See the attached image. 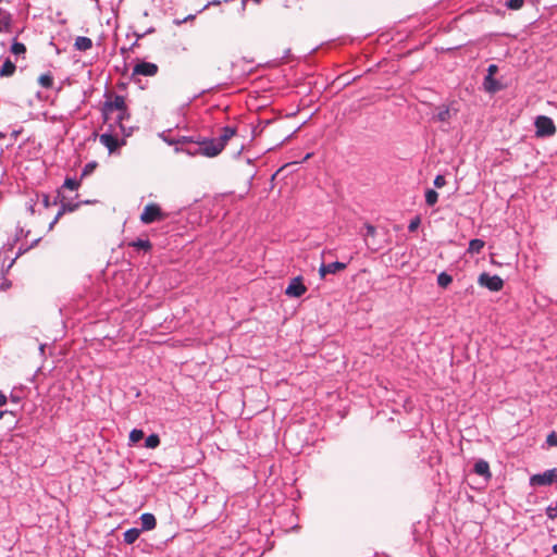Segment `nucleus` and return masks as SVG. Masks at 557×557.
I'll return each instance as SVG.
<instances>
[{"label": "nucleus", "mask_w": 557, "mask_h": 557, "mask_svg": "<svg viewBox=\"0 0 557 557\" xmlns=\"http://www.w3.org/2000/svg\"><path fill=\"white\" fill-rule=\"evenodd\" d=\"M557 483V468L548 469L542 473L530 476L529 484L535 486H548Z\"/></svg>", "instance_id": "1"}, {"label": "nucleus", "mask_w": 557, "mask_h": 557, "mask_svg": "<svg viewBox=\"0 0 557 557\" xmlns=\"http://www.w3.org/2000/svg\"><path fill=\"white\" fill-rule=\"evenodd\" d=\"M126 108L125 98L123 96L115 95L112 100L106 101L103 104L102 113L104 122L110 121L115 111H124Z\"/></svg>", "instance_id": "2"}, {"label": "nucleus", "mask_w": 557, "mask_h": 557, "mask_svg": "<svg viewBox=\"0 0 557 557\" xmlns=\"http://www.w3.org/2000/svg\"><path fill=\"white\" fill-rule=\"evenodd\" d=\"M223 151L221 144L216 140V138L205 139L198 144L195 153H200L202 156L213 158L219 156Z\"/></svg>", "instance_id": "3"}, {"label": "nucleus", "mask_w": 557, "mask_h": 557, "mask_svg": "<svg viewBox=\"0 0 557 557\" xmlns=\"http://www.w3.org/2000/svg\"><path fill=\"white\" fill-rule=\"evenodd\" d=\"M165 214L162 212L161 208L157 203H149L144 208L143 213L140 214V221L144 224H150L156 221H160L165 219Z\"/></svg>", "instance_id": "4"}, {"label": "nucleus", "mask_w": 557, "mask_h": 557, "mask_svg": "<svg viewBox=\"0 0 557 557\" xmlns=\"http://www.w3.org/2000/svg\"><path fill=\"white\" fill-rule=\"evenodd\" d=\"M536 136L549 137L556 133V126L553 120L546 115H540L535 120Z\"/></svg>", "instance_id": "5"}, {"label": "nucleus", "mask_w": 557, "mask_h": 557, "mask_svg": "<svg viewBox=\"0 0 557 557\" xmlns=\"http://www.w3.org/2000/svg\"><path fill=\"white\" fill-rule=\"evenodd\" d=\"M481 286L488 288L492 292H499L504 287V281L498 275H490L488 273H482L478 280Z\"/></svg>", "instance_id": "6"}, {"label": "nucleus", "mask_w": 557, "mask_h": 557, "mask_svg": "<svg viewBox=\"0 0 557 557\" xmlns=\"http://www.w3.org/2000/svg\"><path fill=\"white\" fill-rule=\"evenodd\" d=\"M158 71H159V67L157 64L151 63V62L140 61L134 66L132 76L135 77V76L141 75V76L152 77V76L157 75Z\"/></svg>", "instance_id": "7"}, {"label": "nucleus", "mask_w": 557, "mask_h": 557, "mask_svg": "<svg viewBox=\"0 0 557 557\" xmlns=\"http://www.w3.org/2000/svg\"><path fill=\"white\" fill-rule=\"evenodd\" d=\"M307 292V287L302 283V278L300 276L292 278L289 285L287 286L285 294L289 297H301Z\"/></svg>", "instance_id": "8"}, {"label": "nucleus", "mask_w": 557, "mask_h": 557, "mask_svg": "<svg viewBox=\"0 0 557 557\" xmlns=\"http://www.w3.org/2000/svg\"><path fill=\"white\" fill-rule=\"evenodd\" d=\"M346 268L347 264L339 261L332 262L329 264L322 263L321 267L319 268V275L321 278H325L326 274H335L339 271L345 270Z\"/></svg>", "instance_id": "9"}, {"label": "nucleus", "mask_w": 557, "mask_h": 557, "mask_svg": "<svg viewBox=\"0 0 557 557\" xmlns=\"http://www.w3.org/2000/svg\"><path fill=\"white\" fill-rule=\"evenodd\" d=\"M99 140L103 146H106L108 148L109 152L115 151L120 146V143L117 139V134H112V133L101 134L99 137Z\"/></svg>", "instance_id": "10"}, {"label": "nucleus", "mask_w": 557, "mask_h": 557, "mask_svg": "<svg viewBox=\"0 0 557 557\" xmlns=\"http://www.w3.org/2000/svg\"><path fill=\"white\" fill-rule=\"evenodd\" d=\"M473 471L475 474L483 476L485 479V481H488L492 478L490 465L484 459H479L475 461Z\"/></svg>", "instance_id": "11"}, {"label": "nucleus", "mask_w": 557, "mask_h": 557, "mask_svg": "<svg viewBox=\"0 0 557 557\" xmlns=\"http://www.w3.org/2000/svg\"><path fill=\"white\" fill-rule=\"evenodd\" d=\"M237 133V128L234 126H225L222 128L221 134L216 140L221 144V147L224 149L226 144L231 138H233Z\"/></svg>", "instance_id": "12"}, {"label": "nucleus", "mask_w": 557, "mask_h": 557, "mask_svg": "<svg viewBox=\"0 0 557 557\" xmlns=\"http://www.w3.org/2000/svg\"><path fill=\"white\" fill-rule=\"evenodd\" d=\"M141 531H149L156 528V517L150 512H145L140 516Z\"/></svg>", "instance_id": "13"}, {"label": "nucleus", "mask_w": 557, "mask_h": 557, "mask_svg": "<svg viewBox=\"0 0 557 557\" xmlns=\"http://www.w3.org/2000/svg\"><path fill=\"white\" fill-rule=\"evenodd\" d=\"M128 119H129V112H128L127 108L124 109V111H119L114 117L122 134L127 135V136L129 135V133H126V127L124 125V121H126Z\"/></svg>", "instance_id": "14"}, {"label": "nucleus", "mask_w": 557, "mask_h": 557, "mask_svg": "<svg viewBox=\"0 0 557 557\" xmlns=\"http://www.w3.org/2000/svg\"><path fill=\"white\" fill-rule=\"evenodd\" d=\"M74 47L78 51H87L92 47V40L88 37L78 36L75 39Z\"/></svg>", "instance_id": "15"}, {"label": "nucleus", "mask_w": 557, "mask_h": 557, "mask_svg": "<svg viewBox=\"0 0 557 557\" xmlns=\"http://www.w3.org/2000/svg\"><path fill=\"white\" fill-rule=\"evenodd\" d=\"M140 533H141V530L138 528H131V529L126 530L123 534L124 542L129 545L135 543L137 541V539L139 537Z\"/></svg>", "instance_id": "16"}, {"label": "nucleus", "mask_w": 557, "mask_h": 557, "mask_svg": "<svg viewBox=\"0 0 557 557\" xmlns=\"http://www.w3.org/2000/svg\"><path fill=\"white\" fill-rule=\"evenodd\" d=\"M15 70H16L15 64L10 59H7L0 69V76L1 77L12 76L14 74Z\"/></svg>", "instance_id": "17"}, {"label": "nucleus", "mask_w": 557, "mask_h": 557, "mask_svg": "<svg viewBox=\"0 0 557 557\" xmlns=\"http://www.w3.org/2000/svg\"><path fill=\"white\" fill-rule=\"evenodd\" d=\"M485 243L482 239H471L468 247L469 253H480L481 250L484 248Z\"/></svg>", "instance_id": "18"}, {"label": "nucleus", "mask_w": 557, "mask_h": 557, "mask_svg": "<svg viewBox=\"0 0 557 557\" xmlns=\"http://www.w3.org/2000/svg\"><path fill=\"white\" fill-rule=\"evenodd\" d=\"M160 445V438H159V435L158 434H150L146 440H145V447L146 448H150V449H154L157 448L158 446Z\"/></svg>", "instance_id": "19"}, {"label": "nucleus", "mask_w": 557, "mask_h": 557, "mask_svg": "<svg viewBox=\"0 0 557 557\" xmlns=\"http://www.w3.org/2000/svg\"><path fill=\"white\" fill-rule=\"evenodd\" d=\"M451 117V112L448 108H438L435 119L440 122H448Z\"/></svg>", "instance_id": "20"}, {"label": "nucleus", "mask_w": 557, "mask_h": 557, "mask_svg": "<svg viewBox=\"0 0 557 557\" xmlns=\"http://www.w3.org/2000/svg\"><path fill=\"white\" fill-rule=\"evenodd\" d=\"M38 83L44 88H51L53 86V77L49 73L42 74L39 76Z\"/></svg>", "instance_id": "21"}, {"label": "nucleus", "mask_w": 557, "mask_h": 557, "mask_svg": "<svg viewBox=\"0 0 557 557\" xmlns=\"http://www.w3.org/2000/svg\"><path fill=\"white\" fill-rule=\"evenodd\" d=\"M453 282V277L451 275L447 274L446 272H442L438 274L437 276V284L443 287V288H446L448 287V285Z\"/></svg>", "instance_id": "22"}, {"label": "nucleus", "mask_w": 557, "mask_h": 557, "mask_svg": "<svg viewBox=\"0 0 557 557\" xmlns=\"http://www.w3.org/2000/svg\"><path fill=\"white\" fill-rule=\"evenodd\" d=\"M438 194L434 189H428L425 193V202L428 206H434L437 202Z\"/></svg>", "instance_id": "23"}, {"label": "nucleus", "mask_w": 557, "mask_h": 557, "mask_svg": "<svg viewBox=\"0 0 557 557\" xmlns=\"http://www.w3.org/2000/svg\"><path fill=\"white\" fill-rule=\"evenodd\" d=\"M366 230H367V233L364 234V240H366L367 245L370 247L371 244L369 243V239L370 238L373 239L375 237L376 228L373 225L367 223Z\"/></svg>", "instance_id": "24"}, {"label": "nucleus", "mask_w": 557, "mask_h": 557, "mask_svg": "<svg viewBox=\"0 0 557 557\" xmlns=\"http://www.w3.org/2000/svg\"><path fill=\"white\" fill-rule=\"evenodd\" d=\"M10 25V14L0 9V32Z\"/></svg>", "instance_id": "25"}, {"label": "nucleus", "mask_w": 557, "mask_h": 557, "mask_svg": "<svg viewBox=\"0 0 557 557\" xmlns=\"http://www.w3.org/2000/svg\"><path fill=\"white\" fill-rule=\"evenodd\" d=\"M144 437V431L139 429H134L129 433V442L135 444L139 442Z\"/></svg>", "instance_id": "26"}, {"label": "nucleus", "mask_w": 557, "mask_h": 557, "mask_svg": "<svg viewBox=\"0 0 557 557\" xmlns=\"http://www.w3.org/2000/svg\"><path fill=\"white\" fill-rule=\"evenodd\" d=\"M523 5V0H508L506 7L510 10H519Z\"/></svg>", "instance_id": "27"}, {"label": "nucleus", "mask_w": 557, "mask_h": 557, "mask_svg": "<svg viewBox=\"0 0 557 557\" xmlns=\"http://www.w3.org/2000/svg\"><path fill=\"white\" fill-rule=\"evenodd\" d=\"M11 51L14 54H21V53H24L26 51V47L22 42H14L12 45V47H11Z\"/></svg>", "instance_id": "28"}, {"label": "nucleus", "mask_w": 557, "mask_h": 557, "mask_svg": "<svg viewBox=\"0 0 557 557\" xmlns=\"http://www.w3.org/2000/svg\"><path fill=\"white\" fill-rule=\"evenodd\" d=\"M132 246L144 250H149L151 248V243L149 240L138 239L137 242H134Z\"/></svg>", "instance_id": "29"}, {"label": "nucleus", "mask_w": 557, "mask_h": 557, "mask_svg": "<svg viewBox=\"0 0 557 557\" xmlns=\"http://www.w3.org/2000/svg\"><path fill=\"white\" fill-rule=\"evenodd\" d=\"M495 84H496V82L492 78V76L487 75L485 77V87H486V89L488 91H495L496 90Z\"/></svg>", "instance_id": "30"}, {"label": "nucleus", "mask_w": 557, "mask_h": 557, "mask_svg": "<svg viewBox=\"0 0 557 557\" xmlns=\"http://www.w3.org/2000/svg\"><path fill=\"white\" fill-rule=\"evenodd\" d=\"M79 186L78 182L73 178H66L64 182V187L74 190Z\"/></svg>", "instance_id": "31"}, {"label": "nucleus", "mask_w": 557, "mask_h": 557, "mask_svg": "<svg viewBox=\"0 0 557 557\" xmlns=\"http://www.w3.org/2000/svg\"><path fill=\"white\" fill-rule=\"evenodd\" d=\"M420 223H421L420 218H419V216H416L414 219H412V220L410 221V223H409V225H408V230H409L410 232H414V231H417V230H418V227H419V225H420Z\"/></svg>", "instance_id": "32"}, {"label": "nucleus", "mask_w": 557, "mask_h": 557, "mask_svg": "<svg viewBox=\"0 0 557 557\" xmlns=\"http://www.w3.org/2000/svg\"><path fill=\"white\" fill-rule=\"evenodd\" d=\"M446 185V180H445V176L444 175H437L435 178H434V186L436 188H442Z\"/></svg>", "instance_id": "33"}, {"label": "nucleus", "mask_w": 557, "mask_h": 557, "mask_svg": "<svg viewBox=\"0 0 557 557\" xmlns=\"http://www.w3.org/2000/svg\"><path fill=\"white\" fill-rule=\"evenodd\" d=\"M546 443L549 446H557V433L552 432L550 434H548V436L546 438Z\"/></svg>", "instance_id": "34"}, {"label": "nucleus", "mask_w": 557, "mask_h": 557, "mask_svg": "<svg viewBox=\"0 0 557 557\" xmlns=\"http://www.w3.org/2000/svg\"><path fill=\"white\" fill-rule=\"evenodd\" d=\"M497 72V65L491 64L487 69V75L493 76Z\"/></svg>", "instance_id": "35"}, {"label": "nucleus", "mask_w": 557, "mask_h": 557, "mask_svg": "<svg viewBox=\"0 0 557 557\" xmlns=\"http://www.w3.org/2000/svg\"><path fill=\"white\" fill-rule=\"evenodd\" d=\"M5 413H10L12 416H15L17 412L15 410H0V418H2Z\"/></svg>", "instance_id": "36"}, {"label": "nucleus", "mask_w": 557, "mask_h": 557, "mask_svg": "<svg viewBox=\"0 0 557 557\" xmlns=\"http://www.w3.org/2000/svg\"><path fill=\"white\" fill-rule=\"evenodd\" d=\"M7 403V396L0 392V406H3Z\"/></svg>", "instance_id": "37"}, {"label": "nucleus", "mask_w": 557, "mask_h": 557, "mask_svg": "<svg viewBox=\"0 0 557 557\" xmlns=\"http://www.w3.org/2000/svg\"><path fill=\"white\" fill-rule=\"evenodd\" d=\"M94 168L92 164H87L85 170H84V174H87L88 170H91Z\"/></svg>", "instance_id": "38"}, {"label": "nucleus", "mask_w": 557, "mask_h": 557, "mask_svg": "<svg viewBox=\"0 0 557 557\" xmlns=\"http://www.w3.org/2000/svg\"><path fill=\"white\" fill-rule=\"evenodd\" d=\"M552 552L557 555V543L553 545Z\"/></svg>", "instance_id": "39"}, {"label": "nucleus", "mask_w": 557, "mask_h": 557, "mask_svg": "<svg viewBox=\"0 0 557 557\" xmlns=\"http://www.w3.org/2000/svg\"><path fill=\"white\" fill-rule=\"evenodd\" d=\"M289 433H290V430H287V431L285 432L284 441H286V440H287V436L289 435Z\"/></svg>", "instance_id": "40"}, {"label": "nucleus", "mask_w": 557, "mask_h": 557, "mask_svg": "<svg viewBox=\"0 0 557 557\" xmlns=\"http://www.w3.org/2000/svg\"><path fill=\"white\" fill-rule=\"evenodd\" d=\"M64 210H65V209L63 208V210H62V211L58 212V214H57V218H55V219H58V218L63 213V211H64Z\"/></svg>", "instance_id": "41"}]
</instances>
